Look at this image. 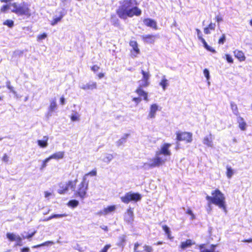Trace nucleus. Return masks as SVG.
Wrapping results in <instances>:
<instances>
[{
  "label": "nucleus",
  "instance_id": "obj_32",
  "mask_svg": "<svg viewBox=\"0 0 252 252\" xmlns=\"http://www.w3.org/2000/svg\"><path fill=\"white\" fill-rule=\"evenodd\" d=\"M230 106L233 114L238 116L239 115V112L237 105L234 102H231L230 103Z\"/></svg>",
  "mask_w": 252,
  "mask_h": 252
},
{
  "label": "nucleus",
  "instance_id": "obj_51",
  "mask_svg": "<svg viewBox=\"0 0 252 252\" xmlns=\"http://www.w3.org/2000/svg\"><path fill=\"white\" fill-rule=\"evenodd\" d=\"M162 229L164 231L166 234L169 233L170 231L169 228L167 225H163Z\"/></svg>",
  "mask_w": 252,
  "mask_h": 252
},
{
  "label": "nucleus",
  "instance_id": "obj_16",
  "mask_svg": "<svg viewBox=\"0 0 252 252\" xmlns=\"http://www.w3.org/2000/svg\"><path fill=\"white\" fill-rule=\"evenodd\" d=\"M143 41L146 43H154L157 38V36L155 35L146 34L141 36Z\"/></svg>",
  "mask_w": 252,
  "mask_h": 252
},
{
  "label": "nucleus",
  "instance_id": "obj_23",
  "mask_svg": "<svg viewBox=\"0 0 252 252\" xmlns=\"http://www.w3.org/2000/svg\"><path fill=\"white\" fill-rule=\"evenodd\" d=\"M64 155V152L63 151H60L56 152L50 156H49L48 158L51 160L52 159H62Z\"/></svg>",
  "mask_w": 252,
  "mask_h": 252
},
{
  "label": "nucleus",
  "instance_id": "obj_4",
  "mask_svg": "<svg viewBox=\"0 0 252 252\" xmlns=\"http://www.w3.org/2000/svg\"><path fill=\"white\" fill-rule=\"evenodd\" d=\"M12 9L11 11L18 15H25L27 18L31 16V10L29 8V5L25 2L17 4L16 3H12L11 5Z\"/></svg>",
  "mask_w": 252,
  "mask_h": 252
},
{
  "label": "nucleus",
  "instance_id": "obj_18",
  "mask_svg": "<svg viewBox=\"0 0 252 252\" xmlns=\"http://www.w3.org/2000/svg\"><path fill=\"white\" fill-rule=\"evenodd\" d=\"M216 245H211L210 248H206L204 244L200 245L199 248L200 252H220L215 251Z\"/></svg>",
  "mask_w": 252,
  "mask_h": 252
},
{
  "label": "nucleus",
  "instance_id": "obj_24",
  "mask_svg": "<svg viewBox=\"0 0 252 252\" xmlns=\"http://www.w3.org/2000/svg\"><path fill=\"white\" fill-rule=\"evenodd\" d=\"M65 15V14L63 11H61L60 12V16L59 17H57L56 16H54L53 20L51 22V25L52 26H55L57 23L61 21L62 18Z\"/></svg>",
  "mask_w": 252,
  "mask_h": 252
},
{
  "label": "nucleus",
  "instance_id": "obj_29",
  "mask_svg": "<svg viewBox=\"0 0 252 252\" xmlns=\"http://www.w3.org/2000/svg\"><path fill=\"white\" fill-rule=\"evenodd\" d=\"M159 85L162 87L163 90H165L166 88L168 86L169 84L168 80L166 79L165 75L162 77V79L159 83Z\"/></svg>",
  "mask_w": 252,
  "mask_h": 252
},
{
  "label": "nucleus",
  "instance_id": "obj_54",
  "mask_svg": "<svg viewBox=\"0 0 252 252\" xmlns=\"http://www.w3.org/2000/svg\"><path fill=\"white\" fill-rule=\"evenodd\" d=\"M132 101H134L136 104H138L141 101V98L140 97H134L132 99Z\"/></svg>",
  "mask_w": 252,
  "mask_h": 252
},
{
  "label": "nucleus",
  "instance_id": "obj_12",
  "mask_svg": "<svg viewBox=\"0 0 252 252\" xmlns=\"http://www.w3.org/2000/svg\"><path fill=\"white\" fill-rule=\"evenodd\" d=\"M158 110H160L158 105L156 103L152 104L150 107L148 117L149 119L155 118L156 117V113Z\"/></svg>",
  "mask_w": 252,
  "mask_h": 252
},
{
  "label": "nucleus",
  "instance_id": "obj_49",
  "mask_svg": "<svg viewBox=\"0 0 252 252\" xmlns=\"http://www.w3.org/2000/svg\"><path fill=\"white\" fill-rule=\"evenodd\" d=\"M226 59L227 61L229 63H232L233 62V60L231 56L229 55H226Z\"/></svg>",
  "mask_w": 252,
  "mask_h": 252
},
{
  "label": "nucleus",
  "instance_id": "obj_48",
  "mask_svg": "<svg viewBox=\"0 0 252 252\" xmlns=\"http://www.w3.org/2000/svg\"><path fill=\"white\" fill-rule=\"evenodd\" d=\"M47 36V34L45 33H43L42 34H41V35H39L37 36V40L40 41V40L44 39L45 38H46Z\"/></svg>",
  "mask_w": 252,
  "mask_h": 252
},
{
  "label": "nucleus",
  "instance_id": "obj_42",
  "mask_svg": "<svg viewBox=\"0 0 252 252\" xmlns=\"http://www.w3.org/2000/svg\"><path fill=\"white\" fill-rule=\"evenodd\" d=\"M3 24L9 28H12L14 25V22L11 20H7L3 22Z\"/></svg>",
  "mask_w": 252,
  "mask_h": 252
},
{
  "label": "nucleus",
  "instance_id": "obj_17",
  "mask_svg": "<svg viewBox=\"0 0 252 252\" xmlns=\"http://www.w3.org/2000/svg\"><path fill=\"white\" fill-rule=\"evenodd\" d=\"M143 23L147 27L153 28L155 30L157 29V24L155 20L150 19L146 18L143 20Z\"/></svg>",
  "mask_w": 252,
  "mask_h": 252
},
{
  "label": "nucleus",
  "instance_id": "obj_30",
  "mask_svg": "<svg viewBox=\"0 0 252 252\" xmlns=\"http://www.w3.org/2000/svg\"><path fill=\"white\" fill-rule=\"evenodd\" d=\"M200 40L203 43L204 48L206 50H207L208 51H209L210 52H213V53L216 52L215 50L212 47L209 46L204 38L201 39V40Z\"/></svg>",
  "mask_w": 252,
  "mask_h": 252
},
{
  "label": "nucleus",
  "instance_id": "obj_62",
  "mask_svg": "<svg viewBox=\"0 0 252 252\" xmlns=\"http://www.w3.org/2000/svg\"><path fill=\"white\" fill-rule=\"evenodd\" d=\"M8 89L14 94H16V92L15 91L14 88L12 86H10V87L8 88Z\"/></svg>",
  "mask_w": 252,
  "mask_h": 252
},
{
  "label": "nucleus",
  "instance_id": "obj_55",
  "mask_svg": "<svg viewBox=\"0 0 252 252\" xmlns=\"http://www.w3.org/2000/svg\"><path fill=\"white\" fill-rule=\"evenodd\" d=\"M187 213L191 216V219L192 220L194 219V216L190 209H188V210L187 211Z\"/></svg>",
  "mask_w": 252,
  "mask_h": 252
},
{
  "label": "nucleus",
  "instance_id": "obj_11",
  "mask_svg": "<svg viewBox=\"0 0 252 252\" xmlns=\"http://www.w3.org/2000/svg\"><path fill=\"white\" fill-rule=\"evenodd\" d=\"M129 45L132 47L131 53L132 57H136L140 54V50L138 48V43L136 41H130Z\"/></svg>",
  "mask_w": 252,
  "mask_h": 252
},
{
  "label": "nucleus",
  "instance_id": "obj_28",
  "mask_svg": "<svg viewBox=\"0 0 252 252\" xmlns=\"http://www.w3.org/2000/svg\"><path fill=\"white\" fill-rule=\"evenodd\" d=\"M50 106L49 107V110L50 112H53L55 110V109L57 108V103H56V99L55 98H52L50 100Z\"/></svg>",
  "mask_w": 252,
  "mask_h": 252
},
{
  "label": "nucleus",
  "instance_id": "obj_27",
  "mask_svg": "<svg viewBox=\"0 0 252 252\" xmlns=\"http://www.w3.org/2000/svg\"><path fill=\"white\" fill-rule=\"evenodd\" d=\"M194 243H192V241L190 239L187 240L185 242H182L181 244L180 248L182 250H185L191 245H193Z\"/></svg>",
  "mask_w": 252,
  "mask_h": 252
},
{
  "label": "nucleus",
  "instance_id": "obj_52",
  "mask_svg": "<svg viewBox=\"0 0 252 252\" xmlns=\"http://www.w3.org/2000/svg\"><path fill=\"white\" fill-rule=\"evenodd\" d=\"M207 28H209V30H214L216 28V24L215 23H211Z\"/></svg>",
  "mask_w": 252,
  "mask_h": 252
},
{
  "label": "nucleus",
  "instance_id": "obj_1",
  "mask_svg": "<svg viewBox=\"0 0 252 252\" xmlns=\"http://www.w3.org/2000/svg\"><path fill=\"white\" fill-rule=\"evenodd\" d=\"M171 144L164 143L156 151L154 158L149 160L148 162L144 163L143 167L147 169L149 168L159 167L163 164L168 160V158L171 155L170 148Z\"/></svg>",
  "mask_w": 252,
  "mask_h": 252
},
{
  "label": "nucleus",
  "instance_id": "obj_15",
  "mask_svg": "<svg viewBox=\"0 0 252 252\" xmlns=\"http://www.w3.org/2000/svg\"><path fill=\"white\" fill-rule=\"evenodd\" d=\"M116 206L112 205L104 208L98 212V214L100 216H106L114 212L116 210Z\"/></svg>",
  "mask_w": 252,
  "mask_h": 252
},
{
  "label": "nucleus",
  "instance_id": "obj_45",
  "mask_svg": "<svg viewBox=\"0 0 252 252\" xmlns=\"http://www.w3.org/2000/svg\"><path fill=\"white\" fill-rule=\"evenodd\" d=\"M120 241L119 243V245L121 246H123L124 245V243L126 241V236L124 235H122L120 237Z\"/></svg>",
  "mask_w": 252,
  "mask_h": 252
},
{
  "label": "nucleus",
  "instance_id": "obj_31",
  "mask_svg": "<svg viewBox=\"0 0 252 252\" xmlns=\"http://www.w3.org/2000/svg\"><path fill=\"white\" fill-rule=\"evenodd\" d=\"M129 134H125L117 142V145L118 146H120L122 145L123 144L126 142L127 138L128 137Z\"/></svg>",
  "mask_w": 252,
  "mask_h": 252
},
{
  "label": "nucleus",
  "instance_id": "obj_56",
  "mask_svg": "<svg viewBox=\"0 0 252 252\" xmlns=\"http://www.w3.org/2000/svg\"><path fill=\"white\" fill-rule=\"evenodd\" d=\"M216 19L217 22L218 23V24H219L220 22L222 21L223 20L222 18L219 15L216 16Z\"/></svg>",
  "mask_w": 252,
  "mask_h": 252
},
{
  "label": "nucleus",
  "instance_id": "obj_21",
  "mask_svg": "<svg viewBox=\"0 0 252 252\" xmlns=\"http://www.w3.org/2000/svg\"><path fill=\"white\" fill-rule=\"evenodd\" d=\"M237 123L239 124V127L241 129V130L244 131L247 129V124L244 121V119L238 116L237 119Z\"/></svg>",
  "mask_w": 252,
  "mask_h": 252
},
{
  "label": "nucleus",
  "instance_id": "obj_53",
  "mask_svg": "<svg viewBox=\"0 0 252 252\" xmlns=\"http://www.w3.org/2000/svg\"><path fill=\"white\" fill-rule=\"evenodd\" d=\"M111 247L110 245H106L100 252H107L108 250Z\"/></svg>",
  "mask_w": 252,
  "mask_h": 252
},
{
  "label": "nucleus",
  "instance_id": "obj_64",
  "mask_svg": "<svg viewBox=\"0 0 252 252\" xmlns=\"http://www.w3.org/2000/svg\"><path fill=\"white\" fill-rule=\"evenodd\" d=\"M100 228L104 230V231H108V227L107 226H105V225H102V226H100Z\"/></svg>",
  "mask_w": 252,
  "mask_h": 252
},
{
  "label": "nucleus",
  "instance_id": "obj_34",
  "mask_svg": "<svg viewBox=\"0 0 252 252\" xmlns=\"http://www.w3.org/2000/svg\"><path fill=\"white\" fill-rule=\"evenodd\" d=\"M113 158V156L112 155L106 154L104 158H103L102 160L104 162L109 163L112 160Z\"/></svg>",
  "mask_w": 252,
  "mask_h": 252
},
{
  "label": "nucleus",
  "instance_id": "obj_33",
  "mask_svg": "<svg viewBox=\"0 0 252 252\" xmlns=\"http://www.w3.org/2000/svg\"><path fill=\"white\" fill-rule=\"evenodd\" d=\"M138 83H139L138 88H141L142 89L143 88L148 87L150 84L149 81H146L145 80H143V79H141V80L139 81Z\"/></svg>",
  "mask_w": 252,
  "mask_h": 252
},
{
  "label": "nucleus",
  "instance_id": "obj_60",
  "mask_svg": "<svg viewBox=\"0 0 252 252\" xmlns=\"http://www.w3.org/2000/svg\"><path fill=\"white\" fill-rule=\"evenodd\" d=\"M210 30L209 29V28H204V32L205 34H210Z\"/></svg>",
  "mask_w": 252,
  "mask_h": 252
},
{
  "label": "nucleus",
  "instance_id": "obj_6",
  "mask_svg": "<svg viewBox=\"0 0 252 252\" xmlns=\"http://www.w3.org/2000/svg\"><path fill=\"white\" fill-rule=\"evenodd\" d=\"M77 182L78 180L76 179L74 180L60 183L58 184V192L61 194H64L67 193L69 189L72 190H75Z\"/></svg>",
  "mask_w": 252,
  "mask_h": 252
},
{
  "label": "nucleus",
  "instance_id": "obj_13",
  "mask_svg": "<svg viewBox=\"0 0 252 252\" xmlns=\"http://www.w3.org/2000/svg\"><path fill=\"white\" fill-rule=\"evenodd\" d=\"M202 143L204 145H206L208 147H210L212 148H214L213 138L211 133L209 135L206 136L203 138L202 140Z\"/></svg>",
  "mask_w": 252,
  "mask_h": 252
},
{
  "label": "nucleus",
  "instance_id": "obj_43",
  "mask_svg": "<svg viewBox=\"0 0 252 252\" xmlns=\"http://www.w3.org/2000/svg\"><path fill=\"white\" fill-rule=\"evenodd\" d=\"M53 244V242H51V241H47V242H46L45 243H43L40 245H36V246H34L32 247L33 248H39V247H42V246H48L49 244Z\"/></svg>",
  "mask_w": 252,
  "mask_h": 252
},
{
  "label": "nucleus",
  "instance_id": "obj_35",
  "mask_svg": "<svg viewBox=\"0 0 252 252\" xmlns=\"http://www.w3.org/2000/svg\"><path fill=\"white\" fill-rule=\"evenodd\" d=\"M142 74L143 75L142 79L143 80H145L146 81H149L151 75L150 74L149 72H146L143 70L141 71Z\"/></svg>",
  "mask_w": 252,
  "mask_h": 252
},
{
  "label": "nucleus",
  "instance_id": "obj_3",
  "mask_svg": "<svg viewBox=\"0 0 252 252\" xmlns=\"http://www.w3.org/2000/svg\"><path fill=\"white\" fill-rule=\"evenodd\" d=\"M211 195V196L207 195L206 197V199L209 201V209H208V211H211V203H213L220 208L222 209L226 212L225 197L224 194L219 189H216L212 191Z\"/></svg>",
  "mask_w": 252,
  "mask_h": 252
},
{
  "label": "nucleus",
  "instance_id": "obj_61",
  "mask_svg": "<svg viewBox=\"0 0 252 252\" xmlns=\"http://www.w3.org/2000/svg\"><path fill=\"white\" fill-rule=\"evenodd\" d=\"M8 89L14 94H16V92L15 91L14 88L12 86H10V87L8 88Z\"/></svg>",
  "mask_w": 252,
  "mask_h": 252
},
{
  "label": "nucleus",
  "instance_id": "obj_63",
  "mask_svg": "<svg viewBox=\"0 0 252 252\" xmlns=\"http://www.w3.org/2000/svg\"><path fill=\"white\" fill-rule=\"evenodd\" d=\"M22 252H29L30 249L29 248H24L21 250Z\"/></svg>",
  "mask_w": 252,
  "mask_h": 252
},
{
  "label": "nucleus",
  "instance_id": "obj_36",
  "mask_svg": "<svg viewBox=\"0 0 252 252\" xmlns=\"http://www.w3.org/2000/svg\"><path fill=\"white\" fill-rule=\"evenodd\" d=\"M226 169H227L226 176L228 178L230 179L234 174L233 170L231 168V167L228 166H227L226 167Z\"/></svg>",
  "mask_w": 252,
  "mask_h": 252
},
{
  "label": "nucleus",
  "instance_id": "obj_14",
  "mask_svg": "<svg viewBox=\"0 0 252 252\" xmlns=\"http://www.w3.org/2000/svg\"><path fill=\"white\" fill-rule=\"evenodd\" d=\"M80 88L85 91L93 90L97 88V84L95 82L90 81L86 84L80 85Z\"/></svg>",
  "mask_w": 252,
  "mask_h": 252
},
{
  "label": "nucleus",
  "instance_id": "obj_50",
  "mask_svg": "<svg viewBox=\"0 0 252 252\" xmlns=\"http://www.w3.org/2000/svg\"><path fill=\"white\" fill-rule=\"evenodd\" d=\"M2 160L4 162H8L9 161V157L5 154L2 158Z\"/></svg>",
  "mask_w": 252,
  "mask_h": 252
},
{
  "label": "nucleus",
  "instance_id": "obj_25",
  "mask_svg": "<svg viewBox=\"0 0 252 252\" xmlns=\"http://www.w3.org/2000/svg\"><path fill=\"white\" fill-rule=\"evenodd\" d=\"M234 54L235 57L237 58L240 62L244 61L246 59L244 54L242 51L235 50L234 51Z\"/></svg>",
  "mask_w": 252,
  "mask_h": 252
},
{
  "label": "nucleus",
  "instance_id": "obj_10",
  "mask_svg": "<svg viewBox=\"0 0 252 252\" xmlns=\"http://www.w3.org/2000/svg\"><path fill=\"white\" fill-rule=\"evenodd\" d=\"M140 246L138 242L134 244V252H153V248L149 245H145L143 247V250H139L138 248Z\"/></svg>",
  "mask_w": 252,
  "mask_h": 252
},
{
  "label": "nucleus",
  "instance_id": "obj_26",
  "mask_svg": "<svg viewBox=\"0 0 252 252\" xmlns=\"http://www.w3.org/2000/svg\"><path fill=\"white\" fill-rule=\"evenodd\" d=\"M67 216L66 214H53L49 217L48 218H45L43 220V221H47L53 219H58L61 218H63L66 217Z\"/></svg>",
  "mask_w": 252,
  "mask_h": 252
},
{
  "label": "nucleus",
  "instance_id": "obj_59",
  "mask_svg": "<svg viewBox=\"0 0 252 252\" xmlns=\"http://www.w3.org/2000/svg\"><path fill=\"white\" fill-rule=\"evenodd\" d=\"M60 103L62 105H64V103H65V98H64L63 96H62L60 98Z\"/></svg>",
  "mask_w": 252,
  "mask_h": 252
},
{
  "label": "nucleus",
  "instance_id": "obj_5",
  "mask_svg": "<svg viewBox=\"0 0 252 252\" xmlns=\"http://www.w3.org/2000/svg\"><path fill=\"white\" fill-rule=\"evenodd\" d=\"M89 180L85 178H82V181L75 189L74 194L76 196L79 197L81 199H84L87 196V191L88 189Z\"/></svg>",
  "mask_w": 252,
  "mask_h": 252
},
{
  "label": "nucleus",
  "instance_id": "obj_57",
  "mask_svg": "<svg viewBox=\"0 0 252 252\" xmlns=\"http://www.w3.org/2000/svg\"><path fill=\"white\" fill-rule=\"evenodd\" d=\"M99 68V67L97 65H94L91 68L92 70L94 72L97 71L98 70Z\"/></svg>",
  "mask_w": 252,
  "mask_h": 252
},
{
  "label": "nucleus",
  "instance_id": "obj_19",
  "mask_svg": "<svg viewBox=\"0 0 252 252\" xmlns=\"http://www.w3.org/2000/svg\"><path fill=\"white\" fill-rule=\"evenodd\" d=\"M124 219L127 222H131L133 220V212L131 209L127 210L125 213Z\"/></svg>",
  "mask_w": 252,
  "mask_h": 252
},
{
  "label": "nucleus",
  "instance_id": "obj_7",
  "mask_svg": "<svg viewBox=\"0 0 252 252\" xmlns=\"http://www.w3.org/2000/svg\"><path fill=\"white\" fill-rule=\"evenodd\" d=\"M141 199V195L138 193H132L129 192L121 197V201L126 204H128L130 201L136 202Z\"/></svg>",
  "mask_w": 252,
  "mask_h": 252
},
{
  "label": "nucleus",
  "instance_id": "obj_22",
  "mask_svg": "<svg viewBox=\"0 0 252 252\" xmlns=\"http://www.w3.org/2000/svg\"><path fill=\"white\" fill-rule=\"evenodd\" d=\"M135 92L140 96H143V99L146 101L148 102L149 101V99L148 97V93L144 91L143 89L141 88H138L136 91Z\"/></svg>",
  "mask_w": 252,
  "mask_h": 252
},
{
  "label": "nucleus",
  "instance_id": "obj_41",
  "mask_svg": "<svg viewBox=\"0 0 252 252\" xmlns=\"http://www.w3.org/2000/svg\"><path fill=\"white\" fill-rule=\"evenodd\" d=\"M79 114L77 112H75L71 115V120L72 121H78L79 120Z\"/></svg>",
  "mask_w": 252,
  "mask_h": 252
},
{
  "label": "nucleus",
  "instance_id": "obj_40",
  "mask_svg": "<svg viewBox=\"0 0 252 252\" xmlns=\"http://www.w3.org/2000/svg\"><path fill=\"white\" fill-rule=\"evenodd\" d=\"M50 160L49 158H46L45 159L42 161V165L40 167V170H43L46 166L47 163Z\"/></svg>",
  "mask_w": 252,
  "mask_h": 252
},
{
  "label": "nucleus",
  "instance_id": "obj_47",
  "mask_svg": "<svg viewBox=\"0 0 252 252\" xmlns=\"http://www.w3.org/2000/svg\"><path fill=\"white\" fill-rule=\"evenodd\" d=\"M225 41V35L224 34L222 35V36L219 40V43L220 44H223Z\"/></svg>",
  "mask_w": 252,
  "mask_h": 252
},
{
  "label": "nucleus",
  "instance_id": "obj_9",
  "mask_svg": "<svg viewBox=\"0 0 252 252\" xmlns=\"http://www.w3.org/2000/svg\"><path fill=\"white\" fill-rule=\"evenodd\" d=\"M6 237L10 241H16L17 246H21L23 245L22 238L19 235L13 233H7Z\"/></svg>",
  "mask_w": 252,
  "mask_h": 252
},
{
  "label": "nucleus",
  "instance_id": "obj_46",
  "mask_svg": "<svg viewBox=\"0 0 252 252\" xmlns=\"http://www.w3.org/2000/svg\"><path fill=\"white\" fill-rule=\"evenodd\" d=\"M196 32L197 37H198V39L199 40H201V39L203 38V37H202V34L201 32L200 31V30H199L198 29H196Z\"/></svg>",
  "mask_w": 252,
  "mask_h": 252
},
{
  "label": "nucleus",
  "instance_id": "obj_2",
  "mask_svg": "<svg viewBox=\"0 0 252 252\" xmlns=\"http://www.w3.org/2000/svg\"><path fill=\"white\" fill-rule=\"evenodd\" d=\"M138 3L136 0H126L119 6L117 13L121 19H126L127 17L133 16H139L142 11L137 7Z\"/></svg>",
  "mask_w": 252,
  "mask_h": 252
},
{
  "label": "nucleus",
  "instance_id": "obj_44",
  "mask_svg": "<svg viewBox=\"0 0 252 252\" xmlns=\"http://www.w3.org/2000/svg\"><path fill=\"white\" fill-rule=\"evenodd\" d=\"M204 76L206 77L207 80L208 81L210 79V73L208 69H205L203 71Z\"/></svg>",
  "mask_w": 252,
  "mask_h": 252
},
{
  "label": "nucleus",
  "instance_id": "obj_8",
  "mask_svg": "<svg viewBox=\"0 0 252 252\" xmlns=\"http://www.w3.org/2000/svg\"><path fill=\"white\" fill-rule=\"evenodd\" d=\"M177 140L178 141H185L187 143H190L192 140V134L188 132H177Z\"/></svg>",
  "mask_w": 252,
  "mask_h": 252
},
{
  "label": "nucleus",
  "instance_id": "obj_38",
  "mask_svg": "<svg viewBox=\"0 0 252 252\" xmlns=\"http://www.w3.org/2000/svg\"><path fill=\"white\" fill-rule=\"evenodd\" d=\"M79 204V201L76 200H72L68 202V206L72 208L77 207Z\"/></svg>",
  "mask_w": 252,
  "mask_h": 252
},
{
  "label": "nucleus",
  "instance_id": "obj_20",
  "mask_svg": "<svg viewBox=\"0 0 252 252\" xmlns=\"http://www.w3.org/2000/svg\"><path fill=\"white\" fill-rule=\"evenodd\" d=\"M49 138L47 136H44L42 140H38L37 143L38 145L42 148H46L48 145V141Z\"/></svg>",
  "mask_w": 252,
  "mask_h": 252
},
{
  "label": "nucleus",
  "instance_id": "obj_39",
  "mask_svg": "<svg viewBox=\"0 0 252 252\" xmlns=\"http://www.w3.org/2000/svg\"><path fill=\"white\" fill-rule=\"evenodd\" d=\"M12 3H10L9 4L3 5L2 7L0 8V12H6L8 9H12V6L11 5Z\"/></svg>",
  "mask_w": 252,
  "mask_h": 252
},
{
  "label": "nucleus",
  "instance_id": "obj_58",
  "mask_svg": "<svg viewBox=\"0 0 252 252\" xmlns=\"http://www.w3.org/2000/svg\"><path fill=\"white\" fill-rule=\"evenodd\" d=\"M35 233H36V231H34L32 233L26 236V238L28 239H30L31 238H32V236H34V235L35 234Z\"/></svg>",
  "mask_w": 252,
  "mask_h": 252
},
{
  "label": "nucleus",
  "instance_id": "obj_37",
  "mask_svg": "<svg viewBox=\"0 0 252 252\" xmlns=\"http://www.w3.org/2000/svg\"><path fill=\"white\" fill-rule=\"evenodd\" d=\"M97 172L96 169H94L91 172L86 174L84 175V176L83 177V178H85L86 180H88V177L89 176H95L96 175Z\"/></svg>",
  "mask_w": 252,
  "mask_h": 252
}]
</instances>
